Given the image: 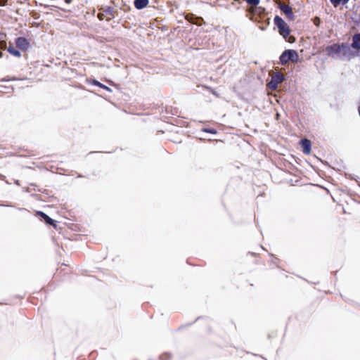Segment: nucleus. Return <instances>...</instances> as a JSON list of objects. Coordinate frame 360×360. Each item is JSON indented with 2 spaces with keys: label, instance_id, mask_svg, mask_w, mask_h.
I'll return each instance as SVG.
<instances>
[{
  "label": "nucleus",
  "instance_id": "36",
  "mask_svg": "<svg viewBox=\"0 0 360 360\" xmlns=\"http://www.w3.org/2000/svg\"><path fill=\"white\" fill-rule=\"evenodd\" d=\"M252 354L253 356H260L261 358L265 359V360H267L264 356H263L262 355H259V354H254V353H252Z\"/></svg>",
  "mask_w": 360,
  "mask_h": 360
},
{
  "label": "nucleus",
  "instance_id": "4",
  "mask_svg": "<svg viewBox=\"0 0 360 360\" xmlns=\"http://www.w3.org/2000/svg\"><path fill=\"white\" fill-rule=\"evenodd\" d=\"M280 63L282 65L287 64L289 61H292V63H297L299 60V56L297 52L292 49H288L284 51L281 55Z\"/></svg>",
  "mask_w": 360,
  "mask_h": 360
},
{
  "label": "nucleus",
  "instance_id": "2",
  "mask_svg": "<svg viewBox=\"0 0 360 360\" xmlns=\"http://www.w3.org/2000/svg\"><path fill=\"white\" fill-rule=\"evenodd\" d=\"M69 240H79L85 236L86 231L83 226L79 224L69 223Z\"/></svg>",
  "mask_w": 360,
  "mask_h": 360
},
{
  "label": "nucleus",
  "instance_id": "13",
  "mask_svg": "<svg viewBox=\"0 0 360 360\" xmlns=\"http://www.w3.org/2000/svg\"><path fill=\"white\" fill-rule=\"evenodd\" d=\"M351 47L356 50H360V33L353 35Z\"/></svg>",
  "mask_w": 360,
  "mask_h": 360
},
{
  "label": "nucleus",
  "instance_id": "20",
  "mask_svg": "<svg viewBox=\"0 0 360 360\" xmlns=\"http://www.w3.org/2000/svg\"><path fill=\"white\" fill-rule=\"evenodd\" d=\"M169 141L173 142L174 143H181L182 140L179 136H173V139H169Z\"/></svg>",
  "mask_w": 360,
  "mask_h": 360
},
{
  "label": "nucleus",
  "instance_id": "12",
  "mask_svg": "<svg viewBox=\"0 0 360 360\" xmlns=\"http://www.w3.org/2000/svg\"><path fill=\"white\" fill-rule=\"evenodd\" d=\"M278 163L281 166H283L285 167H289L293 171H298V168L292 165V162H290L289 160L285 159V158H279L278 159Z\"/></svg>",
  "mask_w": 360,
  "mask_h": 360
},
{
  "label": "nucleus",
  "instance_id": "10",
  "mask_svg": "<svg viewBox=\"0 0 360 360\" xmlns=\"http://www.w3.org/2000/svg\"><path fill=\"white\" fill-rule=\"evenodd\" d=\"M16 46L22 51H26L30 48L29 41L24 37H18L16 39Z\"/></svg>",
  "mask_w": 360,
  "mask_h": 360
},
{
  "label": "nucleus",
  "instance_id": "24",
  "mask_svg": "<svg viewBox=\"0 0 360 360\" xmlns=\"http://www.w3.org/2000/svg\"><path fill=\"white\" fill-rule=\"evenodd\" d=\"M330 1L335 7L339 6L341 3L342 4V0H330Z\"/></svg>",
  "mask_w": 360,
  "mask_h": 360
},
{
  "label": "nucleus",
  "instance_id": "16",
  "mask_svg": "<svg viewBox=\"0 0 360 360\" xmlns=\"http://www.w3.org/2000/svg\"><path fill=\"white\" fill-rule=\"evenodd\" d=\"M8 51L13 56L15 57H20L21 54L19 51H18L13 45H10L8 48Z\"/></svg>",
  "mask_w": 360,
  "mask_h": 360
},
{
  "label": "nucleus",
  "instance_id": "32",
  "mask_svg": "<svg viewBox=\"0 0 360 360\" xmlns=\"http://www.w3.org/2000/svg\"><path fill=\"white\" fill-rule=\"evenodd\" d=\"M213 141H214V140H212V139H209V142H210V143L213 142ZM214 142H215L216 143H224L223 140H221V139H217V140L214 141Z\"/></svg>",
  "mask_w": 360,
  "mask_h": 360
},
{
  "label": "nucleus",
  "instance_id": "21",
  "mask_svg": "<svg viewBox=\"0 0 360 360\" xmlns=\"http://www.w3.org/2000/svg\"><path fill=\"white\" fill-rule=\"evenodd\" d=\"M94 84L95 85H96V86H100V87H101V88L104 89H106V90H108V91H110V88H108V86H105L104 84H102L101 83H100V82H98V81L94 80Z\"/></svg>",
  "mask_w": 360,
  "mask_h": 360
},
{
  "label": "nucleus",
  "instance_id": "19",
  "mask_svg": "<svg viewBox=\"0 0 360 360\" xmlns=\"http://www.w3.org/2000/svg\"><path fill=\"white\" fill-rule=\"evenodd\" d=\"M201 131L202 132H206V133H210V134H216L217 131L214 129H212V128H202L201 129Z\"/></svg>",
  "mask_w": 360,
  "mask_h": 360
},
{
  "label": "nucleus",
  "instance_id": "43",
  "mask_svg": "<svg viewBox=\"0 0 360 360\" xmlns=\"http://www.w3.org/2000/svg\"><path fill=\"white\" fill-rule=\"evenodd\" d=\"M261 248L263 249L264 250H266L265 248H264V246H262V245H260Z\"/></svg>",
  "mask_w": 360,
  "mask_h": 360
},
{
  "label": "nucleus",
  "instance_id": "47",
  "mask_svg": "<svg viewBox=\"0 0 360 360\" xmlns=\"http://www.w3.org/2000/svg\"><path fill=\"white\" fill-rule=\"evenodd\" d=\"M236 169H239V168H240V167H239V166H236Z\"/></svg>",
  "mask_w": 360,
  "mask_h": 360
},
{
  "label": "nucleus",
  "instance_id": "22",
  "mask_svg": "<svg viewBox=\"0 0 360 360\" xmlns=\"http://www.w3.org/2000/svg\"><path fill=\"white\" fill-rule=\"evenodd\" d=\"M193 324H194V322H190V323H186V324L181 325V326H180L176 329V331H180V330H181L183 328H186V327H189V326H192Z\"/></svg>",
  "mask_w": 360,
  "mask_h": 360
},
{
  "label": "nucleus",
  "instance_id": "37",
  "mask_svg": "<svg viewBox=\"0 0 360 360\" xmlns=\"http://www.w3.org/2000/svg\"><path fill=\"white\" fill-rule=\"evenodd\" d=\"M74 173H76L75 171L73 170H71V171H69V174H68V176H73L74 175Z\"/></svg>",
  "mask_w": 360,
  "mask_h": 360
},
{
  "label": "nucleus",
  "instance_id": "30",
  "mask_svg": "<svg viewBox=\"0 0 360 360\" xmlns=\"http://www.w3.org/2000/svg\"><path fill=\"white\" fill-rule=\"evenodd\" d=\"M68 214H69V221H74L73 217H75V216L72 214V211L70 210H69Z\"/></svg>",
  "mask_w": 360,
  "mask_h": 360
},
{
  "label": "nucleus",
  "instance_id": "5",
  "mask_svg": "<svg viewBox=\"0 0 360 360\" xmlns=\"http://www.w3.org/2000/svg\"><path fill=\"white\" fill-rule=\"evenodd\" d=\"M296 148L304 155H309L311 153L312 142L307 136H302V138L298 141Z\"/></svg>",
  "mask_w": 360,
  "mask_h": 360
},
{
  "label": "nucleus",
  "instance_id": "18",
  "mask_svg": "<svg viewBox=\"0 0 360 360\" xmlns=\"http://www.w3.org/2000/svg\"><path fill=\"white\" fill-rule=\"evenodd\" d=\"M345 176L347 179L350 180H354L356 181H358V180L360 179V177L359 176L355 175L354 174L345 173Z\"/></svg>",
  "mask_w": 360,
  "mask_h": 360
},
{
  "label": "nucleus",
  "instance_id": "39",
  "mask_svg": "<svg viewBox=\"0 0 360 360\" xmlns=\"http://www.w3.org/2000/svg\"><path fill=\"white\" fill-rule=\"evenodd\" d=\"M295 41V38L294 37H290V39L288 40L289 42L292 43V42H294Z\"/></svg>",
  "mask_w": 360,
  "mask_h": 360
},
{
  "label": "nucleus",
  "instance_id": "33",
  "mask_svg": "<svg viewBox=\"0 0 360 360\" xmlns=\"http://www.w3.org/2000/svg\"><path fill=\"white\" fill-rule=\"evenodd\" d=\"M304 162L308 164L314 170H316V168L314 165H312L309 162H308L306 159H304Z\"/></svg>",
  "mask_w": 360,
  "mask_h": 360
},
{
  "label": "nucleus",
  "instance_id": "44",
  "mask_svg": "<svg viewBox=\"0 0 360 360\" xmlns=\"http://www.w3.org/2000/svg\"><path fill=\"white\" fill-rule=\"evenodd\" d=\"M276 167H277L278 169H281V170L284 171V169H282L281 167L276 166Z\"/></svg>",
  "mask_w": 360,
  "mask_h": 360
},
{
  "label": "nucleus",
  "instance_id": "28",
  "mask_svg": "<svg viewBox=\"0 0 360 360\" xmlns=\"http://www.w3.org/2000/svg\"><path fill=\"white\" fill-rule=\"evenodd\" d=\"M266 252H267V254L269 257H271V258H274L276 260H278V259L276 257V255L274 254L269 252L268 250H266Z\"/></svg>",
  "mask_w": 360,
  "mask_h": 360
},
{
  "label": "nucleus",
  "instance_id": "49",
  "mask_svg": "<svg viewBox=\"0 0 360 360\" xmlns=\"http://www.w3.org/2000/svg\"><path fill=\"white\" fill-rule=\"evenodd\" d=\"M1 54H2L1 52H0V57L1 56Z\"/></svg>",
  "mask_w": 360,
  "mask_h": 360
},
{
  "label": "nucleus",
  "instance_id": "15",
  "mask_svg": "<svg viewBox=\"0 0 360 360\" xmlns=\"http://www.w3.org/2000/svg\"><path fill=\"white\" fill-rule=\"evenodd\" d=\"M149 0H134V4L136 9L141 10L147 6Z\"/></svg>",
  "mask_w": 360,
  "mask_h": 360
},
{
  "label": "nucleus",
  "instance_id": "23",
  "mask_svg": "<svg viewBox=\"0 0 360 360\" xmlns=\"http://www.w3.org/2000/svg\"><path fill=\"white\" fill-rule=\"evenodd\" d=\"M245 1L248 4L252 5V6H257L259 3V0H245Z\"/></svg>",
  "mask_w": 360,
  "mask_h": 360
},
{
  "label": "nucleus",
  "instance_id": "9",
  "mask_svg": "<svg viewBox=\"0 0 360 360\" xmlns=\"http://www.w3.org/2000/svg\"><path fill=\"white\" fill-rule=\"evenodd\" d=\"M278 7L289 20H294L295 15L292 13V8L290 6L281 3L279 4Z\"/></svg>",
  "mask_w": 360,
  "mask_h": 360
},
{
  "label": "nucleus",
  "instance_id": "46",
  "mask_svg": "<svg viewBox=\"0 0 360 360\" xmlns=\"http://www.w3.org/2000/svg\"><path fill=\"white\" fill-rule=\"evenodd\" d=\"M231 323H232L233 325H234V326L236 327V325H235V323H234V322H233V321H231Z\"/></svg>",
  "mask_w": 360,
  "mask_h": 360
},
{
  "label": "nucleus",
  "instance_id": "50",
  "mask_svg": "<svg viewBox=\"0 0 360 360\" xmlns=\"http://www.w3.org/2000/svg\"><path fill=\"white\" fill-rule=\"evenodd\" d=\"M148 360H152V359H148Z\"/></svg>",
  "mask_w": 360,
  "mask_h": 360
},
{
  "label": "nucleus",
  "instance_id": "29",
  "mask_svg": "<svg viewBox=\"0 0 360 360\" xmlns=\"http://www.w3.org/2000/svg\"><path fill=\"white\" fill-rule=\"evenodd\" d=\"M316 158L318 159L319 161L321 162L323 165H327V166L329 165V163L327 160H323L321 158H318V157H316Z\"/></svg>",
  "mask_w": 360,
  "mask_h": 360
},
{
  "label": "nucleus",
  "instance_id": "31",
  "mask_svg": "<svg viewBox=\"0 0 360 360\" xmlns=\"http://www.w3.org/2000/svg\"><path fill=\"white\" fill-rule=\"evenodd\" d=\"M276 335V333H271L268 334L267 338H268L269 340H271V338H273Z\"/></svg>",
  "mask_w": 360,
  "mask_h": 360
},
{
  "label": "nucleus",
  "instance_id": "34",
  "mask_svg": "<svg viewBox=\"0 0 360 360\" xmlns=\"http://www.w3.org/2000/svg\"><path fill=\"white\" fill-rule=\"evenodd\" d=\"M194 138H196L198 140L200 141V142H204L205 141V139H203L201 136H193Z\"/></svg>",
  "mask_w": 360,
  "mask_h": 360
},
{
  "label": "nucleus",
  "instance_id": "41",
  "mask_svg": "<svg viewBox=\"0 0 360 360\" xmlns=\"http://www.w3.org/2000/svg\"><path fill=\"white\" fill-rule=\"evenodd\" d=\"M349 0H342V4H346Z\"/></svg>",
  "mask_w": 360,
  "mask_h": 360
},
{
  "label": "nucleus",
  "instance_id": "48",
  "mask_svg": "<svg viewBox=\"0 0 360 360\" xmlns=\"http://www.w3.org/2000/svg\"><path fill=\"white\" fill-rule=\"evenodd\" d=\"M68 2H69V4H70L71 3V0H68Z\"/></svg>",
  "mask_w": 360,
  "mask_h": 360
},
{
  "label": "nucleus",
  "instance_id": "1",
  "mask_svg": "<svg viewBox=\"0 0 360 360\" xmlns=\"http://www.w3.org/2000/svg\"><path fill=\"white\" fill-rule=\"evenodd\" d=\"M326 53L331 57L350 60L355 56L350 46L346 43L333 44L326 48Z\"/></svg>",
  "mask_w": 360,
  "mask_h": 360
},
{
  "label": "nucleus",
  "instance_id": "6",
  "mask_svg": "<svg viewBox=\"0 0 360 360\" xmlns=\"http://www.w3.org/2000/svg\"><path fill=\"white\" fill-rule=\"evenodd\" d=\"M274 23L278 28V32L281 35L283 36L284 39H287V37L290 34V30L287 23L278 15H276L274 18Z\"/></svg>",
  "mask_w": 360,
  "mask_h": 360
},
{
  "label": "nucleus",
  "instance_id": "42",
  "mask_svg": "<svg viewBox=\"0 0 360 360\" xmlns=\"http://www.w3.org/2000/svg\"><path fill=\"white\" fill-rule=\"evenodd\" d=\"M289 183L290 184V185H294V184H292V179H290V181H289Z\"/></svg>",
  "mask_w": 360,
  "mask_h": 360
},
{
  "label": "nucleus",
  "instance_id": "40",
  "mask_svg": "<svg viewBox=\"0 0 360 360\" xmlns=\"http://www.w3.org/2000/svg\"><path fill=\"white\" fill-rule=\"evenodd\" d=\"M248 254H249V255H254V256H257V253L253 252H248Z\"/></svg>",
  "mask_w": 360,
  "mask_h": 360
},
{
  "label": "nucleus",
  "instance_id": "51",
  "mask_svg": "<svg viewBox=\"0 0 360 360\" xmlns=\"http://www.w3.org/2000/svg\"><path fill=\"white\" fill-rule=\"evenodd\" d=\"M134 360H137V359H134Z\"/></svg>",
  "mask_w": 360,
  "mask_h": 360
},
{
  "label": "nucleus",
  "instance_id": "27",
  "mask_svg": "<svg viewBox=\"0 0 360 360\" xmlns=\"http://www.w3.org/2000/svg\"><path fill=\"white\" fill-rule=\"evenodd\" d=\"M292 157L293 158H295V162H296V163H297V165H299L300 166H303V165H302V160L301 159H300V158H295L293 155H292Z\"/></svg>",
  "mask_w": 360,
  "mask_h": 360
},
{
  "label": "nucleus",
  "instance_id": "17",
  "mask_svg": "<svg viewBox=\"0 0 360 360\" xmlns=\"http://www.w3.org/2000/svg\"><path fill=\"white\" fill-rule=\"evenodd\" d=\"M172 357V354L171 352H165L159 356V359L160 360H171Z\"/></svg>",
  "mask_w": 360,
  "mask_h": 360
},
{
  "label": "nucleus",
  "instance_id": "26",
  "mask_svg": "<svg viewBox=\"0 0 360 360\" xmlns=\"http://www.w3.org/2000/svg\"><path fill=\"white\" fill-rule=\"evenodd\" d=\"M313 22H314V24L316 25V26H319L320 25V22H321V20L319 17H315L313 20Z\"/></svg>",
  "mask_w": 360,
  "mask_h": 360
},
{
  "label": "nucleus",
  "instance_id": "11",
  "mask_svg": "<svg viewBox=\"0 0 360 360\" xmlns=\"http://www.w3.org/2000/svg\"><path fill=\"white\" fill-rule=\"evenodd\" d=\"M36 216L40 217L42 219L44 220V221L49 224L53 226H56V224L54 223V220L50 218L46 214H45L43 212L37 211L36 212Z\"/></svg>",
  "mask_w": 360,
  "mask_h": 360
},
{
  "label": "nucleus",
  "instance_id": "8",
  "mask_svg": "<svg viewBox=\"0 0 360 360\" xmlns=\"http://www.w3.org/2000/svg\"><path fill=\"white\" fill-rule=\"evenodd\" d=\"M115 17L114 15V8L112 7L108 6L105 8H103V12L99 13L98 14V18L99 20H103L105 19L109 21Z\"/></svg>",
  "mask_w": 360,
  "mask_h": 360
},
{
  "label": "nucleus",
  "instance_id": "35",
  "mask_svg": "<svg viewBox=\"0 0 360 360\" xmlns=\"http://www.w3.org/2000/svg\"><path fill=\"white\" fill-rule=\"evenodd\" d=\"M280 260H276L274 259V258H272L270 261H269V263L271 264H276L277 262H279Z\"/></svg>",
  "mask_w": 360,
  "mask_h": 360
},
{
  "label": "nucleus",
  "instance_id": "25",
  "mask_svg": "<svg viewBox=\"0 0 360 360\" xmlns=\"http://www.w3.org/2000/svg\"><path fill=\"white\" fill-rule=\"evenodd\" d=\"M207 319H209V317L207 316H199L193 322H194V323H195L198 321H200V320H207Z\"/></svg>",
  "mask_w": 360,
  "mask_h": 360
},
{
  "label": "nucleus",
  "instance_id": "7",
  "mask_svg": "<svg viewBox=\"0 0 360 360\" xmlns=\"http://www.w3.org/2000/svg\"><path fill=\"white\" fill-rule=\"evenodd\" d=\"M284 80V76L281 72H275L271 76V81L268 83V87L271 90H275L277 89L278 85L282 83Z\"/></svg>",
  "mask_w": 360,
  "mask_h": 360
},
{
  "label": "nucleus",
  "instance_id": "14",
  "mask_svg": "<svg viewBox=\"0 0 360 360\" xmlns=\"http://www.w3.org/2000/svg\"><path fill=\"white\" fill-rule=\"evenodd\" d=\"M351 18L356 24H360V5L354 8Z\"/></svg>",
  "mask_w": 360,
  "mask_h": 360
},
{
  "label": "nucleus",
  "instance_id": "38",
  "mask_svg": "<svg viewBox=\"0 0 360 360\" xmlns=\"http://www.w3.org/2000/svg\"><path fill=\"white\" fill-rule=\"evenodd\" d=\"M6 1H1V0H0V6H5V4H6Z\"/></svg>",
  "mask_w": 360,
  "mask_h": 360
},
{
  "label": "nucleus",
  "instance_id": "45",
  "mask_svg": "<svg viewBox=\"0 0 360 360\" xmlns=\"http://www.w3.org/2000/svg\"><path fill=\"white\" fill-rule=\"evenodd\" d=\"M68 268H69V271H70V269H72L70 264H69V266H68Z\"/></svg>",
  "mask_w": 360,
  "mask_h": 360
},
{
  "label": "nucleus",
  "instance_id": "3",
  "mask_svg": "<svg viewBox=\"0 0 360 360\" xmlns=\"http://www.w3.org/2000/svg\"><path fill=\"white\" fill-rule=\"evenodd\" d=\"M266 137L269 139V143L262 142V144L265 145L266 148H267L269 151L273 152L275 155H285V153L282 152L283 150H285V148L280 143L278 138L274 136Z\"/></svg>",
  "mask_w": 360,
  "mask_h": 360
}]
</instances>
